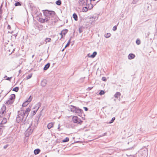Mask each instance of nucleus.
I'll return each instance as SVG.
<instances>
[{
  "instance_id": "4be33fe9",
  "label": "nucleus",
  "mask_w": 157,
  "mask_h": 157,
  "mask_svg": "<svg viewBox=\"0 0 157 157\" xmlns=\"http://www.w3.org/2000/svg\"><path fill=\"white\" fill-rule=\"evenodd\" d=\"M45 41V43L47 44L48 42H50L51 41V39L50 38H46Z\"/></svg>"
},
{
  "instance_id": "864d4df0",
  "label": "nucleus",
  "mask_w": 157,
  "mask_h": 157,
  "mask_svg": "<svg viewBox=\"0 0 157 157\" xmlns=\"http://www.w3.org/2000/svg\"><path fill=\"white\" fill-rule=\"evenodd\" d=\"M14 50V49H13V50L12 52H11V53L10 54H11V53H12L13 52V51Z\"/></svg>"
},
{
  "instance_id": "4468645a",
  "label": "nucleus",
  "mask_w": 157,
  "mask_h": 157,
  "mask_svg": "<svg viewBox=\"0 0 157 157\" xmlns=\"http://www.w3.org/2000/svg\"><path fill=\"white\" fill-rule=\"evenodd\" d=\"M15 98V95L14 94H12L10 96L9 99L10 100L12 101H13L14 102V99Z\"/></svg>"
},
{
  "instance_id": "e433bc0d",
  "label": "nucleus",
  "mask_w": 157,
  "mask_h": 157,
  "mask_svg": "<svg viewBox=\"0 0 157 157\" xmlns=\"http://www.w3.org/2000/svg\"><path fill=\"white\" fill-rule=\"evenodd\" d=\"M115 118L114 117H113L112 118L111 120L109 122V124H111L115 120Z\"/></svg>"
},
{
  "instance_id": "3c124183",
  "label": "nucleus",
  "mask_w": 157,
  "mask_h": 157,
  "mask_svg": "<svg viewBox=\"0 0 157 157\" xmlns=\"http://www.w3.org/2000/svg\"><path fill=\"white\" fill-rule=\"evenodd\" d=\"M60 35L62 37L63 36V34L62 33H61V32L59 33Z\"/></svg>"
},
{
  "instance_id": "8fccbe9b",
  "label": "nucleus",
  "mask_w": 157,
  "mask_h": 157,
  "mask_svg": "<svg viewBox=\"0 0 157 157\" xmlns=\"http://www.w3.org/2000/svg\"><path fill=\"white\" fill-rule=\"evenodd\" d=\"M13 36H15V38H16V36H17V34H15L13 35Z\"/></svg>"
},
{
  "instance_id": "13d9d810",
  "label": "nucleus",
  "mask_w": 157,
  "mask_h": 157,
  "mask_svg": "<svg viewBox=\"0 0 157 157\" xmlns=\"http://www.w3.org/2000/svg\"><path fill=\"white\" fill-rule=\"evenodd\" d=\"M154 0L155 1H157V0Z\"/></svg>"
},
{
  "instance_id": "393cba45",
  "label": "nucleus",
  "mask_w": 157,
  "mask_h": 157,
  "mask_svg": "<svg viewBox=\"0 0 157 157\" xmlns=\"http://www.w3.org/2000/svg\"><path fill=\"white\" fill-rule=\"evenodd\" d=\"M5 129V127L3 126H0V132L2 133L3 130Z\"/></svg>"
},
{
  "instance_id": "6e6552de",
  "label": "nucleus",
  "mask_w": 157,
  "mask_h": 157,
  "mask_svg": "<svg viewBox=\"0 0 157 157\" xmlns=\"http://www.w3.org/2000/svg\"><path fill=\"white\" fill-rule=\"evenodd\" d=\"M32 125V124H31ZM31 125L29 126L28 128L26 130L25 132V136H28L29 135H31L33 131L32 128L31 127Z\"/></svg>"
},
{
  "instance_id": "ddd939ff",
  "label": "nucleus",
  "mask_w": 157,
  "mask_h": 157,
  "mask_svg": "<svg viewBox=\"0 0 157 157\" xmlns=\"http://www.w3.org/2000/svg\"><path fill=\"white\" fill-rule=\"evenodd\" d=\"M50 63H48L46 64L44 66V71L47 70L48 69V68L50 66Z\"/></svg>"
},
{
  "instance_id": "473e14b6",
  "label": "nucleus",
  "mask_w": 157,
  "mask_h": 157,
  "mask_svg": "<svg viewBox=\"0 0 157 157\" xmlns=\"http://www.w3.org/2000/svg\"><path fill=\"white\" fill-rule=\"evenodd\" d=\"M46 84V81H42L41 82V85L43 86H45Z\"/></svg>"
},
{
  "instance_id": "37998d69",
  "label": "nucleus",
  "mask_w": 157,
  "mask_h": 157,
  "mask_svg": "<svg viewBox=\"0 0 157 157\" xmlns=\"http://www.w3.org/2000/svg\"><path fill=\"white\" fill-rule=\"evenodd\" d=\"M117 29V26H114L113 29V30L114 31H115Z\"/></svg>"
},
{
  "instance_id": "20e7f679",
  "label": "nucleus",
  "mask_w": 157,
  "mask_h": 157,
  "mask_svg": "<svg viewBox=\"0 0 157 157\" xmlns=\"http://www.w3.org/2000/svg\"><path fill=\"white\" fill-rule=\"evenodd\" d=\"M44 14L45 17H53L55 14V12L53 11H49L45 10L43 12Z\"/></svg>"
},
{
  "instance_id": "c9c22d12",
  "label": "nucleus",
  "mask_w": 157,
  "mask_h": 157,
  "mask_svg": "<svg viewBox=\"0 0 157 157\" xmlns=\"http://www.w3.org/2000/svg\"><path fill=\"white\" fill-rule=\"evenodd\" d=\"M4 78H6V80L10 81L12 77H8L7 76H6L4 77Z\"/></svg>"
},
{
  "instance_id": "aec40b11",
  "label": "nucleus",
  "mask_w": 157,
  "mask_h": 157,
  "mask_svg": "<svg viewBox=\"0 0 157 157\" xmlns=\"http://www.w3.org/2000/svg\"><path fill=\"white\" fill-rule=\"evenodd\" d=\"M73 17L76 21L78 20V16L75 13H74L73 15Z\"/></svg>"
},
{
  "instance_id": "b1692460",
  "label": "nucleus",
  "mask_w": 157,
  "mask_h": 157,
  "mask_svg": "<svg viewBox=\"0 0 157 157\" xmlns=\"http://www.w3.org/2000/svg\"><path fill=\"white\" fill-rule=\"evenodd\" d=\"M97 52H93L92 54L91 55V56H90V57L92 58H94L95 56L97 55Z\"/></svg>"
},
{
  "instance_id": "5fc2aeb1",
  "label": "nucleus",
  "mask_w": 157,
  "mask_h": 157,
  "mask_svg": "<svg viewBox=\"0 0 157 157\" xmlns=\"http://www.w3.org/2000/svg\"><path fill=\"white\" fill-rule=\"evenodd\" d=\"M59 128H60V126H59H59H58V129H59Z\"/></svg>"
},
{
  "instance_id": "a19ab883",
  "label": "nucleus",
  "mask_w": 157,
  "mask_h": 157,
  "mask_svg": "<svg viewBox=\"0 0 157 157\" xmlns=\"http://www.w3.org/2000/svg\"><path fill=\"white\" fill-rule=\"evenodd\" d=\"M32 75H31V74L28 75L26 77L27 79H28L32 77Z\"/></svg>"
},
{
  "instance_id": "58836bf2",
  "label": "nucleus",
  "mask_w": 157,
  "mask_h": 157,
  "mask_svg": "<svg viewBox=\"0 0 157 157\" xmlns=\"http://www.w3.org/2000/svg\"><path fill=\"white\" fill-rule=\"evenodd\" d=\"M40 21L41 23H44L45 22V18H40Z\"/></svg>"
},
{
  "instance_id": "f704fd0d",
  "label": "nucleus",
  "mask_w": 157,
  "mask_h": 157,
  "mask_svg": "<svg viewBox=\"0 0 157 157\" xmlns=\"http://www.w3.org/2000/svg\"><path fill=\"white\" fill-rule=\"evenodd\" d=\"M15 6H21V4L20 2H17L15 4Z\"/></svg>"
},
{
  "instance_id": "79ce46f5",
  "label": "nucleus",
  "mask_w": 157,
  "mask_h": 157,
  "mask_svg": "<svg viewBox=\"0 0 157 157\" xmlns=\"http://www.w3.org/2000/svg\"><path fill=\"white\" fill-rule=\"evenodd\" d=\"M104 93H105L104 91L102 90H101L99 94L100 95H102L104 94Z\"/></svg>"
},
{
  "instance_id": "7c9ffc66",
  "label": "nucleus",
  "mask_w": 157,
  "mask_h": 157,
  "mask_svg": "<svg viewBox=\"0 0 157 157\" xmlns=\"http://www.w3.org/2000/svg\"><path fill=\"white\" fill-rule=\"evenodd\" d=\"M50 17H46L45 18V21L46 22H48L50 20Z\"/></svg>"
},
{
  "instance_id": "9d476101",
  "label": "nucleus",
  "mask_w": 157,
  "mask_h": 157,
  "mask_svg": "<svg viewBox=\"0 0 157 157\" xmlns=\"http://www.w3.org/2000/svg\"><path fill=\"white\" fill-rule=\"evenodd\" d=\"M135 142L134 141H131L130 142H128V145H130V146H127V149H132L134 146Z\"/></svg>"
},
{
  "instance_id": "c85d7f7f",
  "label": "nucleus",
  "mask_w": 157,
  "mask_h": 157,
  "mask_svg": "<svg viewBox=\"0 0 157 157\" xmlns=\"http://www.w3.org/2000/svg\"><path fill=\"white\" fill-rule=\"evenodd\" d=\"M7 122V119L6 118H3V120L2 121V122L1 123V124H5Z\"/></svg>"
},
{
  "instance_id": "bf43d9fd",
  "label": "nucleus",
  "mask_w": 157,
  "mask_h": 157,
  "mask_svg": "<svg viewBox=\"0 0 157 157\" xmlns=\"http://www.w3.org/2000/svg\"><path fill=\"white\" fill-rule=\"evenodd\" d=\"M64 50V49H63L62 50V51H63Z\"/></svg>"
},
{
  "instance_id": "c03bdc74",
  "label": "nucleus",
  "mask_w": 157,
  "mask_h": 157,
  "mask_svg": "<svg viewBox=\"0 0 157 157\" xmlns=\"http://www.w3.org/2000/svg\"><path fill=\"white\" fill-rule=\"evenodd\" d=\"M78 31L79 33H81L82 32V28L80 27L79 28Z\"/></svg>"
},
{
  "instance_id": "c756f323",
  "label": "nucleus",
  "mask_w": 157,
  "mask_h": 157,
  "mask_svg": "<svg viewBox=\"0 0 157 157\" xmlns=\"http://www.w3.org/2000/svg\"><path fill=\"white\" fill-rule=\"evenodd\" d=\"M111 34L110 33H107L105 34L104 36L106 38H108L110 37L111 36Z\"/></svg>"
},
{
  "instance_id": "a18cd8bd",
  "label": "nucleus",
  "mask_w": 157,
  "mask_h": 157,
  "mask_svg": "<svg viewBox=\"0 0 157 157\" xmlns=\"http://www.w3.org/2000/svg\"><path fill=\"white\" fill-rule=\"evenodd\" d=\"M101 79L103 81H106V77H103L102 78V79Z\"/></svg>"
},
{
  "instance_id": "f3484780",
  "label": "nucleus",
  "mask_w": 157,
  "mask_h": 157,
  "mask_svg": "<svg viewBox=\"0 0 157 157\" xmlns=\"http://www.w3.org/2000/svg\"><path fill=\"white\" fill-rule=\"evenodd\" d=\"M41 103L40 102H38L36 105L35 107L33 108V109H35L36 107H37L36 109L37 110H38L40 107L41 106Z\"/></svg>"
},
{
  "instance_id": "09e8293b",
  "label": "nucleus",
  "mask_w": 157,
  "mask_h": 157,
  "mask_svg": "<svg viewBox=\"0 0 157 157\" xmlns=\"http://www.w3.org/2000/svg\"><path fill=\"white\" fill-rule=\"evenodd\" d=\"M7 29H11V27L10 25H8Z\"/></svg>"
},
{
  "instance_id": "9b49d317",
  "label": "nucleus",
  "mask_w": 157,
  "mask_h": 157,
  "mask_svg": "<svg viewBox=\"0 0 157 157\" xmlns=\"http://www.w3.org/2000/svg\"><path fill=\"white\" fill-rule=\"evenodd\" d=\"M78 3L81 6H85L88 2L86 1V0H79Z\"/></svg>"
},
{
  "instance_id": "412c9836",
  "label": "nucleus",
  "mask_w": 157,
  "mask_h": 157,
  "mask_svg": "<svg viewBox=\"0 0 157 157\" xmlns=\"http://www.w3.org/2000/svg\"><path fill=\"white\" fill-rule=\"evenodd\" d=\"M68 30L67 29L63 30L61 32V33H62L63 35L65 36Z\"/></svg>"
},
{
  "instance_id": "7ed1b4c3",
  "label": "nucleus",
  "mask_w": 157,
  "mask_h": 157,
  "mask_svg": "<svg viewBox=\"0 0 157 157\" xmlns=\"http://www.w3.org/2000/svg\"><path fill=\"white\" fill-rule=\"evenodd\" d=\"M86 1L88 2V3L86 5V6L83 8L82 9L83 12H86L88 10L92 9L94 7V6L91 4L92 0H86Z\"/></svg>"
},
{
  "instance_id": "de8ad7c7",
  "label": "nucleus",
  "mask_w": 157,
  "mask_h": 157,
  "mask_svg": "<svg viewBox=\"0 0 157 157\" xmlns=\"http://www.w3.org/2000/svg\"><path fill=\"white\" fill-rule=\"evenodd\" d=\"M83 108L84 109L85 111H87L88 110V108L87 107H84Z\"/></svg>"
},
{
  "instance_id": "dca6fc26",
  "label": "nucleus",
  "mask_w": 157,
  "mask_h": 157,
  "mask_svg": "<svg viewBox=\"0 0 157 157\" xmlns=\"http://www.w3.org/2000/svg\"><path fill=\"white\" fill-rule=\"evenodd\" d=\"M40 150L39 149L37 148L35 149L34 150V153L35 155L38 154L40 152Z\"/></svg>"
},
{
  "instance_id": "72a5a7b5",
  "label": "nucleus",
  "mask_w": 157,
  "mask_h": 157,
  "mask_svg": "<svg viewBox=\"0 0 157 157\" xmlns=\"http://www.w3.org/2000/svg\"><path fill=\"white\" fill-rule=\"evenodd\" d=\"M69 140V139L68 137H66L65 139L63 140V142H67Z\"/></svg>"
},
{
  "instance_id": "ea45409f",
  "label": "nucleus",
  "mask_w": 157,
  "mask_h": 157,
  "mask_svg": "<svg viewBox=\"0 0 157 157\" xmlns=\"http://www.w3.org/2000/svg\"><path fill=\"white\" fill-rule=\"evenodd\" d=\"M106 134H107V133L106 132H105V133H104L102 135H100L98 136V138H100V137H102V136H106Z\"/></svg>"
},
{
  "instance_id": "bb28decb",
  "label": "nucleus",
  "mask_w": 157,
  "mask_h": 157,
  "mask_svg": "<svg viewBox=\"0 0 157 157\" xmlns=\"http://www.w3.org/2000/svg\"><path fill=\"white\" fill-rule=\"evenodd\" d=\"M19 89V88L18 87H16L13 88V91H15L16 92H17L18 91Z\"/></svg>"
},
{
  "instance_id": "6ab92c4d",
  "label": "nucleus",
  "mask_w": 157,
  "mask_h": 157,
  "mask_svg": "<svg viewBox=\"0 0 157 157\" xmlns=\"http://www.w3.org/2000/svg\"><path fill=\"white\" fill-rule=\"evenodd\" d=\"M53 124L52 123H49L48 125H47V127L49 129L51 128H52L53 126Z\"/></svg>"
},
{
  "instance_id": "4c0bfd02",
  "label": "nucleus",
  "mask_w": 157,
  "mask_h": 157,
  "mask_svg": "<svg viewBox=\"0 0 157 157\" xmlns=\"http://www.w3.org/2000/svg\"><path fill=\"white\" fill-rule=\"evenodd\" d=\"M136 43L137 45H139L140 43V41L139 39H137L136 41Z\"/></svg>"
},
{
  "instance_id": "0eeeda50",
  "label": "nucleus",
  "mask_w": 157,
  "mask_h": 157,
  "mask_svg": "<svg viewBox=\"0 0 157 157\" xmlns=\"http://www.w3.org/2000/svg\"><path fill=\"white\" fill-rule=\"evenodd\" d=\"M6 108L5 105H3L0 110V117H2L6 113Z\"/></svg>"
},
{
  "instance_id": "39448f33",
  "label": "nucleus",
  "mask_w": 157,
  "mask_h": 157,
  "mask_svg": "<svg viewBox=\"0 0 157 157\" xmlns=\"http://www.w3.org/2000/svg\"><path fill=\"white\" fill-rule=\"evenodd\" d=\"M72 121L74 123L81 124L82 121L77 116H74L72 118Z\"/></svg>"
},
{
  "instance_id": "2f4dec72",
  "label": "nucleus",
  "mask_w": 157,
  "mask_h": 157,
  "mask_svg": "<svg viewBox=\"0 0 157 157\" xmlns=\"http://www.w3.org/2000/svg\"><path fill=\"white\" fill-rule=\"evenodd\" d=\"M71 39H70L69 41H68V42H67V44L66 45L64 48H66V47H67L68 46H69L70 45V42H71Z\"/></svg>"
},
{
  "instance_id": "423d86ee",
  "label": "nucleus",
  "mask_w": 157,
  "mask_h": 157,
  "mask_svg": "<svg viewBox=\"0 0 157 157\" xmlns=\"http://www.w3.org/2000/svg\"><path fill=\"white\" fill-rule=\"evenodd\" d=\"M140 157H147V149L141 150L139 152Z\"/></svg>"
},
{
  "instance_id": "6e6d98bb",
  "label": "nucleus",
  "mask_w": 157,
  "mask_h": 157,
  "mask_svg": "<svg viewBox=\"0 0 157 157\" xmlns=\"http://www.w3.org/2000/svg\"><path fill=\"white\" fill-rule=\"evenodd\" d=\"M19 73H21V70H20L19 71Z\"/></svg>"
},
{
  "instance_id": "f8f14e48",
  "label": "nucleus",
  "mask_w": 157,
  "mask_h": 157,
  "mask_svg": "<svg viewBox=\"0 0 157 157\" xmlns=\"http://www.w3.org/2000/svg\"><path fill=\"white\" fill-rule=\"evenodd\" d=\"M135 55L132 53H130L129 54L128 56V58L129 59H132L135 58Z\"/></svg>"
},
{
  "instance_id": "4d7b16f0",
  "label": "nucleus",
  "mask_w": 157,
  "mask_h": 157,
  "mask_svg": "<svg viewBox=\"0 0 157 157\" xmlns=\"http://www.w3.org/2000/svg\"><path fill=\"white\" fill-rule=\"evenodd\" d=\"M34 55H33L32 56V58H33L34 57Z\"/></svg>"
},
{
  "instance_id": "f03ea898",
  "label": "nucleus",
  "mask_w": 157,
  "mask_h": 157,
  "mask_svg": "<svg viewBox=\"0 0 157 157\" xmlns=\"http://www.w3.org/2000/svg\"><path fill=\"white\" fill-rule=\"evenodd\" d=\"M69 110L75 113L79 116L81 115L83 112V111L81 109L73 105H71L69 108Z\"/></svg>"
},
{
  "instance_id": "2eb2a0df",
  "label": "nucleus",
  "mask_w": 157,
  "mask_h": 157,
  "mask_svg": "<svg viewBox=\"0 0 157 157\" xmlns=\"http://www.w3.org/2000/svg\"><path fill=\"white\" fill-rule=\"evenodd\" d=\"M121 95V93L120 92H117L114 94V97L116 98H117L119 97H120Z\"/></svg>"
},
{
  "instance_id": "f257e3e1",
  "label": "nucleus",
  "mask_w": 157,
  "mask_h": 157,
  "mask_svg": "<svg viewBox=\"0 0 157 157\" xmlns=\"http://www.w3.org/2000/svg\"><path fill=\"white\" fill-rule=\"evenodd\" d=\"M30 111L31 109L29 107L27 108L25 112L23 110L22 108H21L20 110L18 111V115L16 118V122L17 123L20 121L23 123L25 122Z\"/></svg>"
},
{
  "instance_id": "cd10ccee",
  "label": "nucleus",
  "mask_w": 157,
  "mask_h": 157,
  "mask_svg": "<svg viewBox=\"0 0 157 157\" xmlns=\"http://www.w3.org/2000/svg\"><path fill=\"white\" fill-rule=\"evenodd\" d=\"M56 3L58 5H60L61 4V1L60 0H58L56 1Z\"/></svg>"
},
{
  "instance_id": "49530a36",
  "label": "nucleus",
  "mask_w": 157,
  "mask_h": 157,
  "mask_svg": "<svg viewBox=\"0 0 157 157\" xmlns=\"http://www.w3.org/2000/svg\"><path fill=\"white\" fill-rule=\"evenodd\" d=\"M8 145L7 144V145H5V146H4L3 148H4V149H6V148L7 147H8Z\"/></svg>"
},
{
  "instance_id": "1a4fd4ad",
  "label": "nucleus",
  "mask_w": 157,
  "mask_h": 157,
  "mask_svg": "<svg viewBox=\"0 0 157 157\" xmlns=\"http://www.w3.org/2000/svg\"><path fill=\"white\" fill-rule=\"evenodd\" d=\"M32 98L33 97L31 96H30L28 99L23 103L22 106L23 107L26 106L29 104V102L31 101Z\"/></svg>"
},
{
  "instance_id": "603ef678",
  "label": "nucleus",
  "mask_w": 157,
  "mask_h": 157,
  "mask_svg": "<svg viewBox=\"0 0 157 157\" xmlns=\"http://www.w3.org/2000/svg\"><path fill=\"white\" fill-rule=\"evenodd\" d=\"M13 31H12L11 32H8V33H13Z\"/></svg>"
},
{
  "instance_id": "a211bd4d",
  "label": "nucleus",
  "mask_w": 157,
  "mask_h": 157,
  "mask_svg": "<svg viewBox=\"0 0 157 157\" xmlns=\"http://www.w3.org/2000/svg\"><path fill=\"white\" fill-rule=\"evenodd\" d=\"M13 102L12 101L10 100V99L6 101V102L5 103L6 104H7L8 105H11L13 103Z\"/></svg>"
},
{
  "instance_id": "5701e85b",
  "label": "nucleus",
  "mask_w": 157,
  "mask_h": 157,
  "mask_svg": "<svg viewBox=\"0 0 157 157\" xmlns=\"http://www.w3.org/2000/svg\"><path fill=\"white\" fill-rule=\"evenodd\" d=\"M37 110L36 109V110H34L32 111L31 113V116L33 117V116H34L36 114Z\"/></svg>"
},
{
  "instance_id": "a878e982",
  "label": "nucleus",
  "mask_w": 157,
  "mask_h": 157,
  "mask_svg": "<svg viewBox=\"0 0 157 157\" xmlns=\"http://www.w3.org/2000/svg\"><path fill=\"white\" fill-rule=\"evenodd\" d=\"M90 19H92V22L93 21H94L95 20H96L97 19V18H96V17H90Z\"/></svg>"
}]
</instances>
